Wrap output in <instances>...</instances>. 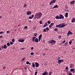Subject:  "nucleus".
<instances>
[{
    "instance_id": "obj_1",
    "label": "nucleus",
    "mask_w": 75,
    "mask_h": 75,
    "mask_svg": "<svg viewBox=\"0 0 75 75\" xmlns=\"http://www.w3.org/2000/svg\"><path fill=\"white\" fill-rule=\"evenodd\" d=\"M42 16V14L41 12H39L36 13L35 15V16L37 19H39L41 18Z\"/></svg>"
},
{
    "instance_id": "obj_2",
    "label": "nucleus",
    "mask_w": 75,
    "mask_h": 75,
    "mask_svg": "<svg viewBox=\"0 0 75 75\" xmlns=\"http://www.w3.org/2000/svg\"><path fill=\"white\" fill-rule=\"evenodd\" d=\"M33 41H35V42L38 43V39L37 38H36V37L34 36L33 38Z\"/></svg>"
},
{
    "instance_id": "obj_3",
    "label": "nucleus",
    "mask_w": 75,
    "mask_h": 75,
    "mask_svg": "<svg viewBox=\"0 0 75 75\" xmlns=\"http://www.w3.org/2000/svg\"><path fill=\"white\" fill-rule=\"evenodd\" d=\"M49 42L51 44H52L53 43H56V41L54 40H51L49 41Z\"/></svg>"
},
{
    "instance_id": "obj_4",
    "label": "nucleus",
    "mask_w": 75,
    "mask_h": 75,
    "mask_svg": "<svg viewBox=\"0 0 75 75\" xmlns=\"http://www.w3.org/2000/svg\"><path fill=\"white\" fill-rule=\"evenodd\" d=\"M7 48H8V46L6 45V44L4 45L3 46H1V48L2 50L4 49H6Z\"/></svg>"
},
{
    "instance_id": "obj_5",
    "label": "nucleus",
    "mask_w": 75,
    "mask_h": 75,
    "mask_svg": "<svg viewBox=\"0 0 75 75\" xmlns=\"http://www.w3.org/2000/svg\"><path fill=\"white\" fill-rule=\"evenodd\" d=\"M56 2V0H52L50 2V5H51L53 4H55Z\"/></svg>"
},
{
    "instance_id": "obj_6",
    "label": "nucleus",
    "mask_w": 75,
    "mask_h": 75,
    "mask_svg": "<svg viewBox=\"0 0 75 75\" xmlns=\"http://www.w3.org/2000/svg\"><path fill=\"white\" fill-rule=\"evenodd\" d=\"M57 60L58 61L57 62L59 63V64H60L61 63V62H64V60L63 59H57Z\"/></svg>"
},
{
    "instance_id": "obj_7",
    "label": "nucleus",
    "mask_w": 75,
    "mask_h": 75,
    "mask_svg": "<svg viewBox=\"0 0 75 75\" xmlns=\"http://www.w3.org/2000/svg\"><path fill=\"white\" fill-rule=\"evenodd\" d=\"M63 24V23H62L61 24H59V25H57L56 26V27L57 28H61V26H62V25Z\"/></svg>"
},
{
    "instance_id": "obj_8",
    "label": "nucleus",
    "mask_w": 75,
    "mask_h": 75,
    "mask_svg": "<svg viewBox=\"0 0 75 75\" xmlns=\"http://www.w3.org/2000/svg\"><path fill=\"white\" fill-rule=\"evenodd\" d=\"M59 19H64V16H62V15L60 14L59 16Z\"/></svg>"
},
{
    "instance_id": "obj_9",
    "label": "nucleus",
    "mask_w": 75,
    "mask_h": 75,
    "mask_svg": "<svg viewBox=\"0 0 75 75\" xmlns=\"http://www.w3.org/2000/svg\"><path fill=\"white\" fill-rule=\"evenodd\" d=\"M48 72L47 71H46L42 74V75H48Z\"/></svg>"
},
{
    "instance_id": "obj_10",
    "label": "nucleus",
    "mask_w": 75,
    "mask_h": 75,
    "mask_svg": "<svg viewBox=\"0 0 75 75\" xmlns=\"http://www.w3.org/2000/svg\"><path fill=\"white\" fill-rule=\"evenodd\" d=\"M18 41L19 42H23L25 40L24 39H20Z\"/></svg>"
},
{
    "instance_id": "obj_11",
    "label": "nucleus",
    "mask_w": 75,
    "mask_h": 75,
    "mask_svg": "<svg viewBox=\"0 0 75 75\" xmlns=\"http://www.w3.org/2000/svg\"><path fill=\"white\" fill-rule=\"evenodd\" d=\"M35 64L36 67H38L39 66V63H38V62H35Z\"/></svg>"
},
{
    "instance_id": "obj_12",
    "label": "nucleus",
    "mask_w": 75,
    "mask_h": 75,
    "mask_svg": "<svg viewBox=\"0 0 75 75\" xmlns=\"http://www.w3.org/2000/svg\"><path fill=\"white\" fill-rule=\"evenodd\" d=\"M70 71L71 72H73V74L75 73V69L74 68L71 69H70Z\"/></svg>"
},
{
    "instance_id": "obj_13",
    "label": "nucleus",
    "mask_w": 75,
    "mask_h": 75,
    "mask_svg": "<svg viewBox=\"0 0 75 75\" xmlns=\"http://www.w3.org/2000/svg\"><path fill=\"white\" fill-rule=\"evenodd\" d=\"M48 26V24H47V22H46L45 25H44V26H43V28H45L46 27H47Z\"/></svg>"
},
{
    "instance_id": "obj_14",
    "label": "nucleus",
    "mask_w": 75,
    "mask_h": 75,
    "mask_svg": "<svg viewBox=\"0 0 75 75\" xmlns=\"http://www.w3.org/2000/svg\"><path fill=\"white\" fill-rule=\"evenodd\" d=\"M53 25H54V23H51L50 25H49V27L50 28H51Z\"/></svg>"
},
{
    "instance_id": "obj_15",
    "label": "nucleus",
    "mask_w": 75,
    "mask_h": 75,
    "mask_svg": "<svg viewBox=\"0 0 75 75\" xmlns=\"http://www.w3.org/2000/svg\"><path fill=\"white\" fill-rule=\"evenodd\" d=\"M71 22L72 23L74 22L75 23V18H74V17H73V18H72Z\"/></svg>"
},
{
    "instance_id": "obj_16",
    "label": "nucleus",
    "mask_w": 75,
    "mask_h": 75,
    "mask_svg": "<svg viewBox=\"0 0 75 75\" xmlns=\"http://www.w3.org/2000/svg\"><path fill=\"white\" fill-rule=\"evenodd\" d=\"M32 13L31 11H28L27 12V15H31Z\"/></svg>"
},
{
    "instance_id": "obj_17",
    "label": "nucleus",
    "mask_w": 75,
    "mask_h": 75,
    "mask_svg": "<svg viewBox=\"0 0 75 75\" xmlns=\"http://www.w3.org/2000/svg\"><path fill=\"white\" fill-rule=\"evenodd\" d=\"M63 24H62V25H61V28H63V27H65V26L67 25V24H64V23H63Z\"/></svg>"
},
{
    "instance_id": "obj_18",
    "label": "nucleus",
    "mask_w": 75,
    "mask_h": 75,
    "mask_svg": "<svg viewBox=\"0 0 75 75\" xmlns=\"http://www.w3.org/2000/svg\"><path fill=\"white\" fill-rule=\"evenodd\" d=\"M67 33L69 34V35H71L72 34H73V33H72V32H71V31H69Z\"/></svg>"
},
{
    "instance_id": "obj_19",
    "label": "nucleus",
    "mask_w": 75,
    "mask_h": 75,
    "mask_svg": "<svg viewBox=\"0 0 75 75\" xmlns=\"http://www.w3.org/2000/svg\"><path fill=\"white\" fill-rule=\"evenodd\" d=\"M58 8V5H56L54 6L53 8H52L54 9L55 8Z\"/></svg>"
},
{
    "instance_id": "obj_20",
    "label": "nucleus",
    "mask_w": 75,
    "mask_h": 75,
    "mask_svg": "<svg viewBox=\"0 0 75 75\" xmlns=\"http://www.w3.org/2000/svg\"><path fill=\"white\" fill-rule=\"evenodd\" d=\"M74 2H75V1L74 0L71 1V2H70V3L71 5H72L74 4Z\"/></svg>"
},
{
    "instance_id": "obj_21",
    "label": "nucleus",
    "mask_w": 75,
    "mask_h": 75,
    "mask_svg": "<svg viewBox=\"0 0 75 75\" xmlns=\"http://www.w3.org/2000/svg\"><path fill=\"white\" fill-rule=\"evenodd\" d=\"M68 12L66 13L65 16V17L68 18Z\"/></svg>"
},
{
    "instance_id": "obj_22",
    "label": "nucleus",
    "mask_w": 75,
    "mask_h": 75,
    "mask_svg": "<svg viewBox=\"0 0 75 75\" xmlns=\"http://www.w3.org/2000/svg\"><path fill=\"white\" fill-rule=\"evenodd\" d=\"M55 18L56 19H59V16H58V15H57L55 17Z\"/></svg>"
},
{
    "instance_id": "obj_23",
    "label": "nucleus",
    "mask_w": 75,
    "mask_h": 75,
    "mask_svg": "<svg viewBox=\"0 0 75 75\" xmlns=\"http://www.w3.org/2000/svg\"><path fill=\"white\" fill-rule=\"evenodd\" d=\"M26 64H29L30 65L31 64V63H30L28 61L26 62Z\"/></svg>"
},
{
    "instance_id": "obj_24",
    "label": "nucleus",
    "mask_w": 75,
    "mask_h": 75,
    "mask_svg": "<svg viewBox=\"0 0 75 75\" xmlns=\"http://www.w3.org/2000/svg\"><path fill=\"white\" fill-rule=\"evenodd\" d=\"M32 66L33 68H34V67H35V64L34 63H32Z\"/></svg>"
},
{
    "instance_id": "obj_25",
    "label": "nucleus",
    "mask_w": 75,
    "mask_h": 75,
    "mask_svg": "<svg viewBox=\"0 0 75 75\" xmlns=\"http://www.w3.org/2000/svg\"><path fill=\"white\" fill-rule=\"evenodd\" d=\"M42 35L41 34L39 36V38L41 39L42 38Z\"/></svg>"
},
{
    "instance_id": "obj_26",
    "label": "nucleus",
    "mask_w": 75,
    "mask_h": 75,
    "mask_svg": "<svg viewBox=\"0 0 75 75\" xmlns=\"http://www.w3.org/2000/svg\"><path fill=\"white\" fill-rule=\"evenodd\" d=\"M7 45L8 47H9V46L10 45V44L9 42H8L7 43Z\"/></svg>"
},
{
    "instance_id": "obj_27",
    "label": "nucleus",
    "mask_w": 75,
    "mask_h": 75,
    "mask_svg": "<svg viewBox=\"0 0 75 75\" xmlns=\"http://www.w3.org/2000/svg\"><path fill=\"white\" fill-rule=\"evenodd\" d=\"M11 41L13 42H14L15 41V39L14 38H13L12 39Z\"/></svg>"
},
{
    "instance_id": "obj_28",
    "label": "nucleus",
    "mask_w": 75,
    "mask_h": 75,
    "mask_svg": "<svg viewBox=\"0 0 75 75\" xmlns=\"http://www.w3.org/2000/svg\"><path fill=\"white\" fill-rule=\"evenodd\" d=\"M10 44L11 45H13V44L14 43L13 42H12L10 41Z\"/></svg>"
},
{
    "instance_id": "obj_29",
    "label": "nucleus",
    "mask_w": 75,
    "mask_h": 75,
    "mask_svg": "<svg viewBox=\"0 0 75 75\" xmlns=\"http://www.w3.org/2000/svg\"><path fill=\"white\" fill-rule=\"evenodd\" d=\"M54 31H58V28H55L54 29Z\"/></svg>"
},
{
    "instance_id": "obj_30",
    "label": "nucleus",
    "mask_w": 75,
    "mask_h": 75,
    "mask_svg": "<svg viewBox=\"0 0 75 75\" xmlns=\"http://www.w3.org/2000/svg\"><path fill=\"white\" fill-rule=\"evenodd\" d=\"M52 74V72H49V75H51Z\"/></svg>"
},
{
    "instance_id": "obj_31",
    "label": "nucleus",
    "mask_w": 75,
    "mask_h": 75,
    "mask_svg": "<svg viewBox=\"0 0 75 75\" xmlns=\"http://www.w3.org/2000/svg\"><path fill=\"white\" fill-rule=\"evenodd\" d=\"M43 31L44 32H47V30L46 29H43Z\"/></svg>"
},
{
    "instance_id": "obj_32",
    "label": "nucleus",
    "mask_w": 75,
    "mask_h": 75,
    "mask_svg": "<svg viewBox=\"0 0 75 75\" xmlns=\"http://www.w3.org/2000/svg\"><path fill=\"white\" fill-rule=\"evenodd\" d=\"M25 59V58L24 57L23 58L21 59V61H23Z\"/></svg>"
},
{
    "instance_id": "obj_33",
    "label": "nucleus",
    "mask_w": 75,
    "mask_h": 75,
    "mask_svg": "<svg viewBox=\"0 0 75 75\" xmlns=\"http://www.w3.org/2000/svg\"><path fill=\"white\" fill-rule=\"evenodd\" d=\"M47 23H48V24H50V23H51V22H50V21H47Z\"/></svg>"
},
{
    "instance_id": "obj_34",
    "label": "nucleus",
    "mask_w": 75,
    "mask_h": 75,
    "mask_svg": "<svg viewBox=\"0 0 75 75\" xmlns=\"http://www.w3.org/2000/svg\"><path fill=\"white\" fill-rule=\"evenodd\" d=\"M40 24H42V21H40Z\"/></svg>"
},
{
    "instance_id": "obj_35",
    "label": "nucleus",
    "mask_w": 75,
    "mask_h": 75,
    "mask_svg": "<svg viewBox=\"0 0 75 75\" xmlns=\"http://www.w3.org/2000/svg\"><path fill=\"white\" fill-rule=\"evenodd\" d=\"M46 29L47 30H49V28L48 27H47L46 28Z\"/></svg>"
},
{
    "instance_id": "obj_36",
    "label": "nucleus",
    "mask_w": 75,
    "mask_h": 75,
    "mask_svg": "<svg viewBox=\"0 0 75 75\" xmlns=\"http://www.w3.org/2000/svg\"><path fill=\"white\" fill-rule=\"evenodd\" d=\"M34 54V53L33 52H31V53H30V55H33Z\"/></svg>"
},
{
    "instance_id": "obj_37",
    "label": "nucleus",
    "mask_w": 75,
    "mask_h": 75,
    "mask_svg": "<svg viewBox=\"0 0 75 75\" xmlns=\"http://www.w3.org/2000/svg\"><path fill=\"white\" fill-rule=\"evenodd\" d=\"M24 6L25 7H26L27 6V4H25L24 5Z\"/></svg>"
},
{
    "instance_id": "obj_38",
    "label": "nucleus",
    "mask_w": 75,
    "mask_h": 75,
    "mask_svg": "<svg viewBox=\"0 0 75 75\" xmlns=\"http://www.w3.org/2000/svg\"><path fill=\"white\" fill-rule=\"evenodd\" d=\"M38 74V72H35V75H37Z\"/></svg>"
},
{
    "instance_id": "obj_39",
    "label": "nucleus",
    "mask_w": 75,
    "mask_h": 75,
    "mask_svg": "<svg viewBox=\"0 0 75 75\" xmlns=\"http://www.w3.org/2000/svg\"><path fill=\"white\" fill-rule=\"evenodd\" d=\"M37 34L36 33H35L34 34V36H37Z\"/></svg>"
},
{
    "instance_id": "obj_40",
    "label": "nucleus",
    "mask_w": 75,
    "mask_h": 75,
    "mask_svg": "<svg viewBox=\"0 0 75 75\" xmlns=\"http://www.w3.org/2000/svg\"><path fill=\"white\" fill-rule=\"evenodd\" d=\"M24 28L25 29H27L28 28V27L27 26H25V27Z\"/></svg>"
},
{
    "instance_id": "obj_41",
    "label": "nucleus",
    "mask_w": 75,
    "mask_h": 75,
    "mask_svg": "<svg viewBox=\"0 0 75 75\" xmlns=\"http://www.w3.org/2000/svg\"><path fill=\"white\" fill-rule=\"evenodd\" d=\"M32 17L31 16H30V17H29V19H32Z\"/></svg>"
},
{
    "instance_id": "obj_42",
    "label": "nucleus",
    "mask_w": 75,
    "mask_h": 75,
    "mask_svg": "<svg viewBox=\"0 0 75 75\" xmlns=\"http://www.w3.org/2000/svg\"><path fill=\"white\" fill-rule=\"evenodd\" d=\"M10 32V31H6V33H9Z\"/></svg>"
},
{
    "instance_id": "obj_43",
    "label": "nucleus",
    "mask_w": 75,
    "mask_h": 75,
    "mask_svg": "<svg viewBox=\"0 0 75 75\" xmlns=\"http://www.w3.org/2000/svg\"><path fill=\"white\" fill-rule=\"evenodd\" d=\"M58 38H59V39H61V36H60V35L59 36V37H58Z\"/></svg>"
},
{
    "instance_id": "obj_44",
    "label": "nucleus",
    "mask_w": 75,
    "mask_h": 75,
    "mask_svg": "<svg viewBox=\"0 0 75 75\" xmlns=\"http://www.w3.org/2000/svg\"><path fill=\"white\" fill-rule=\"evenodd\" d=\"M4 33V32L2 31L1 32H0V34H2Z\"/></svg>"
},
{
    "instance_id": "obj_45",
    "label": "nucleus",
    "mask_w": 75,
    "mask_h": 75,
    "mask_svg": "<svg viewBox=\"0 0 75 75\" xmlns=\"http://www.w3.org/2000/svg\"><path fill=\"white\" fill-rule=\"evenodd\" d=\"M34 14H33V15H32L31 16H32V18H34Z\"/></svg>"
},
{
    "instance_id": "obj_46",
    "label": "nucleus",
    "mask_w": 75,
    "mask_h": 75,
    "mask_svg": "<svg viewBox=\"0 0 75 75\" xmlns=\"http://www.w3.org/2000/svg\"><path fill=\"white\" fill-rule=\"evenodd\" d=\"M34 49V47H31V50H33Z\"/></svg>"
},
{
    "instance_id": "obj_47",
    "label": "nucleus",
    "mask_w": 75,
    "mask_h": 75,
    "mask_svg": "<svg viewBox=\"0 0 75 75\" xmlns=\"http://www.w3.org/2000/svg\"><path fill=\"white\" fill-rule=\"evenodd\" d=\"M66 70H68V67H66Z\"/></svg>"
},
{
    "instance_id": "obj_48",
    "label": "nucleus",
    "mask_w": 75,
    "mask_h": 75,
    "mask_svg": "<svg viewBox=\"0 0 75 75\" xmlns=\"http://www.w3.org/2000/svg\"><path fill=\"white\" fill-rule=\"evenodd\" d=\"M3 38L2 35H1L0 36V38Z\"/></svg>"
},
{
    "instance_id": "obj_49",
    "label": "nucleus",
    "mask_w": 75,
    "mask_h": 75,
    "mask_svg": "<svg viewBox=\"0 0 75 75\" xmlns=\"http://www.w3.org/2000/svg\"><path fill=\"white\" fill-rule=\"evenodd\" d=\"M69 43L70 44H71L72 43V41H70L69 42Z\"/></svg>"
},
{
    "instance_id": "obj_50",
    "label": "nucleus",
    "mask_w": 75,
    "mask_h": 75,
    "mask_svg": "<svg viewBox=\"0 0 75 75\" xmlns=\"http://www.w3.org/2000/svg\"><path fill=\"white\" fill-rule=\"evenodd\" d=\"M69 75H72L71 73H70L69 74Z\"/></svg>"
},
{
    "instance_id": "obj_51",
    "label": "nucleus",
    "mask_w": 75,
    "mask_h": 75,
    "mask_svg": "<svg viewBox=\"0 0 75 75\" xmlns=\"http://www.w3.org/2000/svg\"><path fill=\"white\" fill-rule=\"evenodd\" d=\"M65 42V40H64L63 41V42H62V43H64Z\"/></svg>"
},
{
    "instance_id": "obj_52",
    "label": "nucleus",
    "mask_w": 75,
    "mask_h": 75,
    "mask_svg": "<svg viewBox=\"0 0 75 75\" xmlns=\"http://www.w3.org/2000/svg\"><path fill=\"white\" fill-rule=\"evenodd\" d=\"M41 39V38H39V39H38V41L39 42H40Z\"/></svg>"
},
{
    "instance_id": "obj_53",
    "label": "nucleus",
    "mask_w": 75,
    "mask_h": 75,
    "mask_svg": "<svg viewBox=\"0 0 75 75\" xmlns=\"http://www.w3.org/2000/svg\"><path fill=\"white\" fill-rule=\"evenodd\" d=\"M6 67L5 66H4V67H3V69H5L6 68Z\"/></svg>"
},
{
    "instance_id": "obj_54",
    "label": "nucleus",
    "mask_w": 75,
    "mask_h": 75,
    "mask_svg": "<svg viewBox=\"0 0 75 75\" xmlns=\"http://www.w3.org/2000/svg\"><path fill=\"white\" fill-rule=\"evenodd\" d=\"M70 67H72V64H71L70 65Z\"/></svg>"
},
{
    "instance_id": "obj_55",
    "label": "nucleus",
    "mask_w": 75,
    "mask_h": 75,
    "mask_svg": "<svg viewBox=\"0 0 75 75\" xmlns=\"http://www.w3.org/2000/svg\"><path fill=\"white\" fill-rule=\"evenodd\" d=\"M57 59H58V60L60 59V57H59L57 58Z\"/></svg>"
},
{
    "instance_id": "obj_56",
    "label": "nucleus",
    "mask_w": 75,
    "mask_h": 75,
    "mask_svg": "<svg viewBox=\"0 0 75 75\" xmlns=\"http://www.w3.org/2000/svg\"><path fill=\"white\" fill-rule=\"evenodd\" d=\"M25 69L26 71H27V67H25Z\"/></svg>"
},
{
    "instance_id": "obj_57",
    "label": "nucleus",
    "mask_w": 75,
    "mask_h": 75,
    "mask_svg": "<svg viewBox=\"0 0 75 75\" xmlns=\"http://www.w3.org/2000/svg\"><path fill=\"white\" fill-rule=\"evenodd\" d=\"M24 48H22L21 49V50H24Z\"/></svg>"
},
{
    "instance_id": "obj_58",
    "label": "nucleus",
    "mask_w": 75,
    "mask_h": 75,
    "mask_svg": "<svg viewBox=\"0 0 75 75\" xmlns=\"http://www.w3.org/2000/svg\"><path fill=\"white\" fill-rule=\"evenodd\" d=\"M43 42L45 43V40H43Z\"/></svg>"
},
{
    "instance_id": "obj_59",
    "label": "nucleus",
    "mask_w": 75,
    "mask_h": 75,
    "mask_svg": "<svg viewBox=\"0 0 75 75\" xmlns=\"http://www.w3.org/2000/svg\"><path fill=\"white\" fill-rule=\"evenodd\" d=\"M67 37H69V34H68V33H67Z\"/></svg>"
},
{
    "instance_id": "obj_60",
    "label": "nucleus",
    "mask_w": 75,
    "mask_h": 75,
    "mask_svg": "<svg viewBox=\"0 0 75 75\" xmlns=\"http://www.w3.org/2000/svg\"><path fill=\"white\" fill-rule=\"evenodd\" d=\"M20 24H19L18 25V27H20Z\"/></svg>"
},
{
    "instance_id": "obj_61",
    "label": "nucleus",
    "mask_w": 75,
    "mask_h": 75,
    "mask_svg": "<svg viewBox=\"0 0 75 75\" xmlns=\"http://www.w3.org/2000/svg\"><path fill=\"white\" fill-rule=\"evenodd\" d=\"M1 47H0V51H1Z\"/></svg>"
},
{
    "instance_id": "obj_62",
    "label": "nucleus",
    "mask_w": 75,
    "mask_h": 75,
    "mask_svg": "<svg viewBox=\"0 0 75 75\" xmlns=\"http://www.w3.org/2000/svg\"><path fill=\"white\" fill-rule=\"evenodd\" d=\"M66 11L67 12H69V10H67Z\"/></svg>"
},
{
    "instance_id": "obj_63",
    "label": "nucleus",
    "mask_w": 75,
    "mask_h": 75,
    "mask_svg": "<svg viewBox=\"0 0 75 75\" xmlns=\"http://www.w3.org/2000/svg\"><path fill=\"white\" fill-rule=\"evenodd\" d=\"M2 18V16H0V19L1 18Z\"/></svg>"
},
{
    "instance_id": "obj_64",
    "label": "nucleus",
    "mask_w": 75,
    "mask_h": 75,
    "mask_svg": "<svg viewBox=\"0 0 75 75\" xmlns=\"http://www.w3.org/2000/svg\"><path fill=\"white\" fill-rule=\"evenodd\" d=\"M31 20H30V21H29V22H30V23H31Z\"/></svg>"
}]
</instances>
